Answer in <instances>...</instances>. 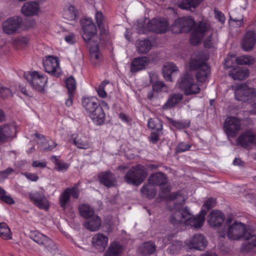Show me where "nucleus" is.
Wrapping results in <instances>:
<instances>
[{
    "instance_id": "obj_1",
    "label": "nucleus",
    "mask_w": 256,
    "mask_h": 256,
    "mask_svg": "<svg viewBox=\"0 0 256 256\" xmlns=\"http://www.w3.org/2000/svg\"><path fill=\"white\" fill-rule=\"evenodd\" d=\"M172 200H178L180 202L170 200L169 204H174L173 208L170 210V222L175 227L182 230L184 226H190L194 228H200L204 221V216L207 211L213 208L216 204V200L210 198H208L202 206V209L197 216H194L190 212V210L184 206V197L176 194H172L170 196Z\"/></svg>"
},
{
    "instance_id": "obj_2",
    "label": "nucleus",
    "mask_w": 256,
    "mask_h": 256,
    "mask_svg": "<svg viewBox=\"0 0 256 256\" xmlns=\"http://www.w3.org/2000/svg\"><path fill=\"white\" fill-rule=\"evenodd\" d=\"M194 26L190 38V42L195 46L201 42L205 33L210 30V23L206 19H203L196 24L195 21L192 17H180L174 20L171 28L172 32L174 34L186 33Z\"/></svg>"
},
{
    "instance_id": "obj_3",
    "label": "nucleus",
    "mask_w": 256,
    "mask_h": 256,
    "mask_svg": "<svg viewBox=\"0 0 256 256\" xmlns=\"http://www.w3.org/2000/svg\"><path fill=\"white\" fill-rule=\"evenodd\" d=\"M191 70H196V77L198 82H205L210 72V68L206 63V59L202 52L192 56L189 62Z\"/></svg>"
},
{
    "instance_id": "obj_4",
    "label": "nucleus",
    "mask_w": 256,
    "mask_h": 256,
    "mask_svg": "<svg viewBox=\"0 0 256 256\" xmlns=\"http://www.w3.org/2000/svg\"><path fill=\"white\" fill-rule=\"evenodd\" d=\"M231 219H227L224 225V228L218 232L219 236L224 238L226 235L228 238L232 240H238L244 238L247 232L246 227L245 224L240 222H234L231 225Z\"/></svg>"
},
{
    "instance_id": "obj_5",
    "label": "nucleus",
    "mask_w": 256,
    "mask_h": 256,
    "mask_svg": "<svg viewBox=\"0 0 256 256\" xmlns=\"http://www.w3.org/2000/svg\"><path fill=\"white\" fill-rule=\"evenodd\" d=\"M147 176L148 172L145 167L141 164H137L128 170L124 180L128 184L138 186L142 183Z\"/></svg>"
},
{
    "instance_id": "obj_6",
    "label": "nucleus",
    "mask_w": 256,
    "mask_h": 256,
    "mask_svg": "<svg viewBox=\"0 0 256 256\" xmlns=\"http://www.w3.org/2000/svg\"><path fill=\"white\" fill-rule=\"evenodd\" d=\"M146 28L138 26V32L139 33H146L148 32H154L158 34L166 32L168 28V23L164 18H154L150 20H146L147 22Z\"/></svg>"
},
{
    "instance_id": "obj_7",
    "label": "nucleus",
    "mask_w": 256,
    "mask_h": 256,
    "mask_svg": "<svg viewBox=\"0 0 256 256\" xmlns=\"http://www.w3.org/2000/svg\"><path fill=\"white\" fill-rule=\"evenodd\" d=\"M24 76L30 85L36 90L42 92L48 82V77L38 71L28 72Z\"/></svg>"
},
{
    "instance_id": "obj_8",
    "label": "nucleus",
    "mask_w": 256,
    "mask_h": 256,
    "mask_svg": "<svg viewBox=\"0 0 256 256\" xmlns=\"http://www.w3.org/2000/svg\"><path fill=\"white\" fill-rule=\"evenodd\" d=\"M176 86L184 91L186 96L198 94L200 90L199 86L194 82L192 76L188 73L184 74Z\"/></svg>"
},
{
    "instance_id": "obj_9",
    "label": "nucleus",
    "mask_w": 256,
    "mask_h": 256,
    "mask_svg": "<svg viewBox=\"0 0 256 256\" xmlns=\"http://www.w3.org/2000/svg\"><path fill=\"white\" fill-rule=\"evenodd\" d=\"M232 88L234 90L236 99L238 100L246 102L256 98V90L246 84L233 85Z\"/></svg>"
},
{
    "instance_id": "obj_10",
    "label": "nucleus",
    "mask_w": 256,
    "mask_h": 256,
    "mask_svg": "<svg viewBox=\"0 0 256 256\" xmlns=\"http://www.w3.org/2000/svg\"><path fill=\"white\" fill-rule=\"evenodd\" d=\"M224 130L228 140L232 142L231 138H235L241 129L240 120L234 116H228L224 121Z\"/></svg>"
},
{
    "instance_id": "obj_11",
    "label": "nucleus",
    "mask_w": 256,
    "mask_h": 256,
    "mask_svg": "<svg viewBox=\"0 0 256 256\" xmlns=\"http://www.w3.org/2000/svg\"><path fill=\"white\" fill-rule=\"evenodd\" d=\"M82 30V37L86 42H88L96 35L97 29L90 18H84L80 20Z\"/></svg>"
},
{
    "instance_id": "obj_12",
    "label": "nucleus",
    "mask_w": 256,
    "mask_h": 256,
    "mask_svg": "<svg viewBox=\"0 0 256 256\" xmlns=\"http://www.w3.org/2000/svg\"><path fill=\"white\" fill-rule=\"evenodd\" d=\"M207 240L204 236L201 234H196L185 241L186 246L190 250H204L207 245Z\"/></svg>"
},
{
    "instance_id": "obj_13",
    "label": "nucleus",
    "mask_w": 256,
    "mask_h": 256,
    "mask_svg": "<svg viewBox=\"0 0 256 256\" xmlns=\"http://www.w3.org/2000/svg\"><path fill=\"white\" fill-rule=\"evenodd\" d=\"M43 66L46 72L57 77L60 76L61 70L56 57L53 56L46 57L43 60Z\"/></svg>"
},
{
    "instance_id": "obj_14",
    "label": "nucleus",
    "mask_w": 256,
    "mask_h": 256,
    "mask_svg": "<svg viewBox=\"0 0 256 256\" xmlns=\"http://www.w3.org/2000/svg\"><path fill=\"white\" fill-rule=\"evenodd\" d=\"M22 22V18L18 16H14L8 18L2 22L3 32L8 34H13L20 28Z\"/></svg>"
},
{
    "instance_id": "obj_15",
    "label": "nucleus",
    "mask_w": 256,
    "mask_h": 256,
    "mask_svg": "<svg viewBox=\"0 0 256 256\" xmlns=\"http://www.w3.org/2000/svg\"><path fill=\"white\" fill-rule=\"evenodd\" d=\"M29 197L33 204L40 209L48 210L50 204L44 194L40 192H33L29 194Z\"/></svg>"
},
{
    "instance_id": "obj_16",
    "label": "nucleus",
    "mask_w": 256,
    "mask_h": 256,
    "mask_svg": "<svg viewBox=\"0 0 256 256\" xmlns=\"http://www.w3.org/2000/svg\"><path fill=\"white\" fill-rule=\"evenodd\" d=\"M256 143V133L251 130L242 133L236 140V144L246 148L251 144Z\"/></svg>"
},
{
    "instance_id": "obj_17",
    "label": "nucleus",
    "mask_w": 256,
    "mask_h": 256,
    "mask_svg": "<svg viewBox=\"0 0 256 256\" xmlns=\"http://www.w3.org/2000/svg\"><path fill=\"white\" fill-rule=\"evenodd\" d=\"M30 238L40 245L44 246L48 250L52 246L51 240L46 236L36 230L31 231Z\"/></svg>"
},
{
    "instance_id": "obj_18",
    "label": "nucleus",
    "mask_w": 256,
    "mask_h": 256,
    "mask_svg": "<svg viewBox=\"0 0 256 256\" xmlns=\"http://www.w3.org/2000/svg\"><path fill=\"white\" fill-rule=\"evenodd\" d=\"M151 62L147 56L138 57L132 62L130 70L132 72H136L145 69Z\"/></svg>"
},
{
    "instance_id": "obj_19",
    "label": "nucleus",
    "mask_w": 256,
    "mask_h": 256,
    "mask_svg": "<svg viewBox=\"0 0 256 256\" xmlns=\"http://www.w3.org/2000/svg\"><path fill=\"white\" fill-rule=\"evenodd\" d=\"M224 214L220 211L217 210L212 211L208 217V224L213 228L220 226L224 223Z\"/></svg>"
},
{
    "instance_id": "obj_20",
    "label": "nucleus",
    "mask_w": 256,
    "mask_h": 256,
    "mask_svg": "<svg viewBox=\"0 0 256 256\" xmlns=\"http://www.w3.org/2000/svg\"><path fill=\"white\" fill-rule=\"evenodd\" d=\"M244 238L240 248L242 252H248L256 248V234L247 232Z\"/></svg>"
},
{
    "instance_id": "obj_21",
    "label": "nucleus",
    "mask_w": 256,
    "mask_h": 256,
    "mask_svg": "<svg viewBox=\"0 0 256 256\" xmlns=\"http://www.w3.org/2000/svg\"><path fill=\"white\" fill-rule=\"evenodd\" d=\"M256 42L254 32L252 30L247 32L242 41V48L245 51L251 50L254 46Z\"/></svg>"
},
{
    "instance_id": "obj_22",
    "label": "nucleus",
    "mask_w": 256,
    "mask_h": 256,
    "mask_svg": "<svg viewBox=\"0 0 256 256\" xmlns=\"http://www.w3.org/2000/svg\"><path fill=\"white\" fill-rule=\"evenodd\" d=\"M228 76L234 80H242L248 76L249 70L244 67L236 66L230 70Z\"/></svg>"
},
{
    "instance_id": "obj_23",
    "label": "nucleus",
    "mask_w": 256,
    "mask_h": 256,
    "mask_svg": "<svg viewBox=\"0 0 256 256\" xmlns=\"http://www.w3.org/2000/svg\"><path fill=\"white\" fill-rule=\"evenodd\" d=\"M40 7L38 3L34 2H28L24 4L21 8L22 14L26 16H32L38 14Z\"/></svg>"
},
{
    "instance_id": "obj_24",
    "label": "nucleus",
    "mask_w": 256,
    "mask_h": 256,
    "mask_svg": "<svg viewBox=\"0 0 256 256\" xmlns=\"http://www.w3.org/2000/svg\"><path fill=\"white\" fill-rule=\"evenodd\" d=\"M100 182L106 187L114 186L116 184L114 175L110 171L101 172L98 174Z\"/></svg>"
},
{
    "instance_id": "obj_25",
    "label": "nucleus",
    "mask_w": 256,
    "mask_h": 256,
    "mask_svg": "<svg viewBox=\"0 0 256 256\" xmlns=\"http://www.w3.org/2000/svg\"><path fill=\"white\" fill-rule=\"evenodd\" d=\"M88 115L96 125L100 126L104 124L106 114L103 108L100 106Z\"/></svg>"
},
{
    "instance_id": "obj_26",
    "label": "nucleus",
    "mask_w": 256,
    "mask_h": 256,
    "mask_svg": "<svg viewBox=\"0 0 256 256\" xmlns=\"http://www.w3.org/2000/svg\"><path fill=\"white\" fill-rule=\"evenodd\" d=\"M108 238L101 233L94 234L92 238V244L94 246L102 252L108 245Z\"/></svg>"
},
{
    "instance_id": "obj_27",
    "label": "nucleus",
    "mask_w": 256,
    "mask_h": 256,
    "mask_svg": "<svg viewBox=\"0 0 256 256\" xmlns=\"http://www.w3.org/2000/svg\"><path fill=\"white\" fill-rule=\"evenodd\" d=\"M82 102V106L85 108L88 114L100 106L96 96L83 98Z\"/></svg>"
},
{
    "instance_id": "obj_28",
    "label": "nucleus",
    "mask_w": 256,
    "mask_h": 256,
    "mask_svg": "<svg viewBox=\"0 0 256 256\" xmlns=\"http://www.w3.org/2000/svg\"><path fill=\"white\" fill-rule=\"evenodd\" d=\"M70 142L73 143L79 149L86 150L90 148V143L85 136L72 134Z\"/></svg>"
},
{
    "instance_id": "obj_29",
    "label": "nucleus",
    "mask_w": 256,
    "mask_h": 256,
    "mask_svg": "<svg viewBox=\"0 0 256 256\" xmlns=\"http://www.w3.org/2000/svg\"><path fill=\"white\" fill-rule=\"evenodd\" d=\"M15 131L12 125L4 124L0 126V143H4L13 138V132Z\"/></svg>"
},
{
    "instance_id": "obj_30",
    "label": "nucleus",
    "mask_w": 256,
    "mask_h": 256,
    "mask_svg": "<svg viewBox=\"0 0 256 256\" xmlns=\"http://www.w3.org/2000/svg\"><path fill=\"white\" fill-rule=\"evenodd\" d=\"M124 250V246L118 242L114 241L110 243L104 254V256H120Z\"/></svg>"
},
{
    "instance_id": "obj_31",
    "label": "nucleus",
    "mask_w": 256,
    "mask_h": 256,
    "mask_svg": "<svg viewBox=\"0 0 256 256\" xmlns=\"http://www.w3.org/2000/svg\"><path fill=\"white\" fill-rule=\"evenodd\" d=\"M90 218V220L85 222L84 224V226L92 232L98 230L102 224L100 218L98 216H95L94 214Z\"/></svg>"
},
{
    "instance_id": "obj_32",
    "label": "nucleus",
    "mask_w": 256,
    "mask_h": 256,
    "mask_svg": "<svg viewBox=\"0 0 256 256\" xmlns=\"http://www.w3.org/2000/svg\"><path fill=\"white\" fill-rule=\"evenodd\" d=\"M183 98V94L181 93L174 94L170 95L163 105L164 110H168L174 107L176 104L180 103Z\"/></svg>"
},
{
    "instance_id": "obj_33",
    "label": "nucleus",
    "mask_w": 256,
    "mask_h": 256,
    "mask_svg": "<svg viewBox=\"0 0 256 256\" xmlns=\"http://www.w3.org/2000/svg\"><path fill=\"white\" fill-rule=\"evenodd\" d=\"M178 71V68L173 63L167 62L163 66L162 74L166 80L172 82V74Z\"/></svg>"
},
{
    "instance_id": "obj_34",
    "label": "nucleus",
    "mask_w": 256,
    "mask_h": 256,
    "mask_svg": "<svg viewBox=\"0 0 256 256\" xmlns=\"http://www.w3.org/2000/svg\"><path fill=\"white\" fill-rule=\"evenodd\" d=\"M148 181L150 184L154 186H161L167 182V178L165 174L159 172L151 174L148 178Z\"/></svg>"
},
{
    "instance_id": "obj_35",
    "label": "nucleus",
    "mask_w": 256,
    "mask_h": 256,
    "mask_svg": "<svg viewBox=\"0 0 256 256\" xmlns=\"http://www.w3.org/2000/svg\"><path fill=\"white\" fill-rule=\"evenodd\" d=\"M60 156H52L51 161L55 164V170L59 172H64L67 170L70 164L60 160Z\"/></svg>"
},
{
    "instance_id": "obj_36",
    "label": "nucleus",
    "mask_w": 256,
    "mask_h": 256,
    "mask_svg": "<svg viewBox=\"0 0 256 256\" xmlns=\"http://www.w3.org/2000/svg\"><path fill=\"white\" fill-rule=\"evenodd\" d=\"M78 12L74 6L70 5L64 11L63 18L70 21L74 20L78 17Z\"/></svg>"
},
{
    "instance_id": "obj_37",
    "label": "nucleus",
    "mask_w": 256,
    "mask_h": 256,
    "mask_svg": "<svg viewBox=\"0 0 256 256\" xmlns=\"http://www.w3.org/2000/svg\"><path fill=\"white\" fill-rule=\"evenodd\" d=\"M95 20L100 34H106L107 28L106 25L104 17L102 12H96L95 14Z\"/></svg>"
},
{
    "instance_id": "obj_38",
    "label": "nucleus",
    "mask_w": 256,
    "mask_h": 256,
    "mask_svg": "<svg viewBox=\"0 0 256 256\" xmlns=\"http://www.w3.org/2000/svg\"><path fill=\"white\" fill-rule=\"evenodd\" d=\"M141 192L143 196H146L149 199L153 198L156 195V190L154 186L149 182L144 184L141 188Z\"/></svg>"
},
{
    "instance_id": "obj_39",
    "label": "nucleus",
    "mask_w": 256,
    "mask_h": 256,
    "mask_svg": "<svg viewBox=\"0 0 256 256\" xmlns=\"http://www.w3.org/2000/svg\"><path fill=\"white\" fill-rule=\"evenodd\" d=\"M136 44L138 52L140 54L147 53L152 46L151 43L148 40H138Z\"/></svg>"
},
{
    "instance_id": "obj_40",
    "label": "nucleus",
    "mask_w": 256,
    "mask_h": 256,
    "mask_svg": "<svg viewBox=\"0 0 256 256\" xmlns=\"http://www.w3.org/2000/svg\"><path fill=\"white\" fill-rule=\"evenodd\" d=\"M80 215L84 218H89L94 216V211L90 206L82 204L79 206Z\"/></svg>"
},
{
    "instance_id": "obj_41",
    "label": "nucleus",
    "mask_w": 256,
    "mask_h": 256,
    "mask_svg": "<svg viewBox=\"0 0 256 256\" xmlns=\"http://www.w3.org/2000/svg\"><path fill=\"white\" fill-rule=\"evenodd\" d=\"M198 4V0H184L180 3L179 7L183 10L193 12Z\"/></svg>"
},
{
    "instance_id": "obj_42",
    "label": "nucleus",
    "mask_w": 256,
    "mask_h": 256,
    "mask_svg": "<svg viewBox=\"0 0 256 256\" xmlns=\"http://www.w3.org/2000/svg\"><path fill=\"white\" fill-rule=\"evenodd\" d=\"M156 249L155 244L150 242L144 243L139 248L140 251L144 255L153 254Z\"/></svg>"
},
{
    "instance_id": "obj_43",
    "label": "nucleus",
    "mask_w": 256,
    "mask_h": 256,
    "mask_svg": "<svg viewBox=\"0 0 256 256\" xmlns=\"http://www.w3.org/2000/svg\"><path fill=\"white\" fill-rule=\"evenodd\" d=\"M0 237L6 240L12 238V234L8 224L5 222H0Z\"/></svg>"
},
{
    "instance_id": "obj_44",
    "label": "nucleus",
    "mask_w": 256,
    "mask_h": 256,
    "mask_svg": "<svg viewBox=\"0 0 256 256\" xmlns=\"http://www.w3.org/2000/svg\"><path fill=\"white\" fill-rule=\"evenodd\" d=\"M90 58L94 65L98 64L100 62L101 57L98 46H94L90 49Z\"/></svg>"
},
{
    "instance_id": "obj_45",
    "label": "nucleus",
    "mask_w": 256,
    "mask_h": 256,
    "mask_svg": "<svg viewBox=\"0 0 256 256\" xmlns=\"http://www.w3.org/2000/svg\"><path fill=\"white\" fill-rule=\"evenodd\" d=\"M69 190H65L59 197V202L60 206L65 210L70 200V195L68 193Z\"/></svg>"
},
{
    "instance_id": "obj_46",
    "label": "nucleus",
    "mask_w": 256,
    "mask_h": 256,
    "mask_svg": "<svg viewBox=\"0 0 256 256\" xmlns=\"http://www.w3.org/2000/svg\"><path fill=\"white\" fill-rule=\"evenodd\" d=\"M236 62L238 64H252L254 63V58L249 56H242L236 58Z\"/></svg>"
},
{
    "instance_id": "obj_47",
    "label": "nucleus",
    "mask_w": 256,
    "mask_h": 256,
    "mask_svg": "<svg viewBox=\"0 0 256 256\" xmlns=\"http://www.w3.org/2000/svg\"><path fill=\"white\" fill-rule=\"evenodd\" d=\"M65 84L68 93L74 94L76 88V82L74 78L72 76L68 78L65 80Z\"/></svg>"
},
{
    "instance_id": "obj_48",
    "label": "nucleus",
    "mask_w": 256,
    "mask_h": 256,
    "mask_svg": "<svg viewBox=\"0 0 256 256\" xmlns=\"http://www.w3.org/2000/svg\"><path fill=\"white\" fill-rule=\"evenodd\" d=\"M148 126L149 128L156 130V131H160L162 128V125L158 119L150 118L148 120Z\"/></svg>"
},
{
    "instance_id": "obj_49",
    "label": "nucleus",
    "mask_w": 256,
    "mask_h": 256,
    "mask_svg": "<svg viewBox=\"0 0 256 256\" xmlns=\"http://www.w3.org/2000/svg\"><path fill=\"white\" fill-rule=\"evenodd\" d=\"M109 83L108 80L103 81L100 86L96 88V91L98 95L101 98H105L107 96V94L105 91V86Z\"/></svg>"
},
{
    "instance_id": "obj_50",
    "label": "nucleus",
    "mask_w": 256,
    "mask_h": 256,
    "mask_svg": "<svg viewBox=\"0 0 256 256\" xmlns=\"http://www.w3.org/2000/svg\"><path fill=\"white\" fill-rule=\"evenodd\" d=\"M28 42V38L26 37H19L12 39V43L16 47L24 46Z\"/></svg>"
},
{
    "instance_id": "obj_51",
    "label": "nucleus",
    "mask_w": 256,
    "mask_h": 256,
    "mask_svg": "<svg viewBox=\"0 0 256 256\" xmlns=\"http://www.w3.org/2000/svg\"><path fill=\"white\" fill-rule=\"evenodd\" d=\"M153 90L157 92H166L168 88L163 82L157 81L154 83L152 86Z\"/></svg>"
},
{
    "instance_id": "obj_52",
    "label": "nucleus",
    "mask_w": 256,
    "mask_h": 256,
    "mask_svg": "<svg viewBox=\"0 0 256 256\" xmlns=\"http://www.w3.org/2000/svg\"><path fill=\"white\" fill-rule=\"evenodd\" d=\"M191 144L190 143L181 142L178 144L176 148V150L178 152H182L190 150Z\"/></svg>"
},
{
    "instance_id": "obj_53",
    "label": "nucleus",
    "mask_w": 256,
    "mask_h": 256,
    "mask_svg": "<svg viewBox=\"0 0 256 256\" xmlns=\"http://www.w3.org/2000/svg\"><path fill=\"white\" fill-rule=\"evenodd\" d=\"M66 190H68V194L75 199L78 198L80 194V190L78 188V186L75 185L72 188H66Z\"/></svg>"
},
{
    "instance_id": "obj_54",
    "label": "nucleus",
    "mask_w": 256,
    "mask_h": 256,
    "mask_svg": "<svg viewBox=\"0 0 256 256\" xmlns=\"http://www.w3.org/2000/svg\"><path fill=\"white\" fill-rule=\"evenodd\" d=\"M172 125L178 129H182L190 126V122H183L178 120H173L172 122Z\"/></svg>"
},
{
    "instance_id": "obj_55",
    "label": "nucleus",
    "mask_w": 256,
    "mask_h": 256,
    "mask_svg": "<svg viewBox=\"0 0 256 256\" xmlns=\"http://www.w3.org/2000/svg\"><path fill=\"white\" fill-rule=\"evenodd\" d=\"M12 94L9 88L4 87L0 84V96L7 98L12 96Z\"/></svg>"
},
{
    "instance_id": "obj_56",
    "label": "nucleus",
    "mask_w": 256,
    "mask_h": 256,
    "mask_svg": "<svg viewBox=\"0 0 256 256\" xmlns=\"http://www.w3.org/2000/svg\"><path fill=\"white\" fill-rule=\"evenodd\" d=\"M214 41L212 38V34L208 36L204 40V44L206 48H212L214 44Z\"/></svg>"
},
{
    "instance_id": "obj_57",
    "label": "nucleus",
    "mask_w": 256,
    "mask_h": 256,
    "mask_svg": "<svg viewBox=\"0 0 256 256\" xmlns=\"http://www.w3.org/2000/svg\"><path fill=\"white\" fill-rule=\"evenodd\" d=\"M214 17L220 22L222 24H224L225 22V17L224 14L220 11L216 10H214Z\"/></svg>"
},
{
    "instance_id": "obj_58",
    "label": "nucleus",
    "mask_w": 256,
    "mask_h": 256,
    "mask_svg": "<svg viewBox=\"0 0 256 256\" xmlns=\"http://www.w3.org/2000/svg\"><path fill=\"white\" fill-rule=\"evenodd\" d=\"M0 199L8 204H13L15 202L14 200L10 195H6V194H4Z\"/></svg>"
},
{
    "instance_id": "obj_59",
    "label": "nucleus",
    "mask_w": 256,
    "mask_h": 256,
    "mask_svg": "<svg viewBox=\"0 0 256 256\" xmlns=\"http://www.w3.org/2000/svg\"><path fill=\"white\" fill-rule=\"evenodd\" d=\"M14 170L10 168H8L6 170L0 172V178H6L7 176L13 172Z\"/></svg>"
},
{
    "instance_id": "obj_60",
    "label": "nucleus",
    "mask_w": 256,
    "mask_h": 256,
    "mask_svg": "<svg viewBox=\"0 0 256 256\" xmlns=\"http://www.w3.org/2000/svg\"><path fill=\"white\" fill-rule=\"evenodd\" d=\"M32 166L34 168H46V162L45 160H42V162L34 160L32 163Z\"/></svg>"
},
{
    "instance_id": "obj_61",
    "label": "nucleus",
    "mask_w": 256,
    "mask_h": 256,
    "mask_svg": "<svg viewBox=\"0 0 256 256\" xmlns=\"http://www.w3.org/2000/svg\"><path fill=\"white\" fill-rule=\"evenodd\" d=\"M160 131L153 132L151 133L150 136V141L153 143L156 144L159 139L158 132Z\"/></svg>"
},
{
    "instance_id": "obj_62",
    "label": "nucleus",
    "mask_w": 256,
    "mask_h": 256,
    "mask_svg": "<svg viewBox=\"0 0 256 256\" xmlns=\"http://www.w3.org/2000/svg\"><path fill=\"white\" fill-rule=\"evenodd\" d=\"M24 174L28 180L32 182H36L38 178V177L34 174L26 172Z\"/></svg>"
},
{
    "instance_id": "obj_63",
    "label": "nucleus",
    "mask_w": 256,
    "mask_h": 256,
    "mask_svg": "<svg viewBox=\"0 0 256 256\" xmlns=\"http://www.w3.org/2000/svg\"><path fill=\"white\" fill-rule=\"evenodd\" d=\"M48 146H46L44 147V149L47 150H52L54 148H55L56 147V146H57V144H56V142L52 140H48Z\"/></svg>"
},
{
    "instance_id": "obj_64",
    "label": "nucleus",
    "mask_w": 256,
    "mask_h": 256,
    "mask_svg": "<svg viewBox=\"0 0 256 256\" xmlns=\"http://www.w3.org/2000/svg\"><path fill=\"white\" fill-rule=\"evenodd\" d=\"M65 40L69 44H72L75 42V36L73 34H70L64 38Z\"/></svg>"
}]
</instances>
